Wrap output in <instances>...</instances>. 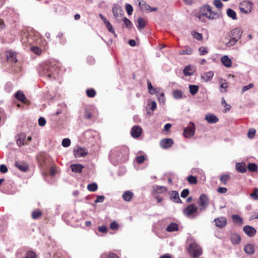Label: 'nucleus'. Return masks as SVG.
<instances>
[{
  "mask_svg": "<svg viewBox=\"0 0 258 258\" xmlns=\"http://www.w3.org/2000/svg\"><path fill=\"white\" fill-rule=\"evenodd\" d=\"M244 251L246 254H252L254 252V246L252 244L248 243L245 245Z\"/></svg>",
  "mask_w": 258,
  "mask_h": 258,
  "instance_id": "5701e85b",
  "label": "nucleus"
},
{
  "mask_svg": "<svg viewBox=\"0 0 258 258\" xmlns=\"http://www.w3.org/2000/svg\"><path fill=\"white\" fill-rule=\"evenodd\" d=\"M173 144V141L171 139L167 138L163 139L160 141V146L163 149L170 148Z\"/></svg>",
  "mask_w": 258,
  "mask_h": 258,
  "instance_id": "4468645a",
  "label": "nucleus"
},
{
  "mask_svg": "<svg viewBox=\"0 0 258 258\" xmlns=\"http://www.w3.org/2000/svg\"><path fill=\"white\" fill-rule=\"evenodd\" d=\"M105 26L107 28L108 31L112 33L114 35V36L116 37V35L111 23L109 22H108L105 24Z\"/></svg>",
  "mask_w": 258,
  "mask_h": 258,
  "instance_id": "3c124183",
  "label": "nucleus"
},
{
  "mask_svg": "<svg viewBox=\"0 0 258 258\" xmlns=\"http://www.w3.org/2000/svg\"><path fill=\"white\" fill-rule=\"evenodd\" d=\"M221 60L223 65L226 67L229 68L231 66V60L227 56L224 55L222 56Z\"/></svg>",
  "mask_w": 258,
  "mask_h": 258,
  "instance_id": "c85d7f7f",
  "label": "nucleus"
},
{
  "mask_svg": "<svg viewBox=\"0 0 258 258\" xmlns=\"http://www.w3.org/2000/svg\"><path fill=\"white\" fill-rule=\"evenodd\" d=\"M15 166L21 171L26 172L28 169V164L23 161H19L15 163Z\"/></svg>",
  "mask_w": 258,
  "mask_h": 258,
  "instance_id": "a211bd4d",
  "label": "nucleus"
},
{
  "mask_svg": "<svg viewBox=\"0 0 258 258\" xmlns=\"http://www.w3.org/2000/svg\"><path fill=\"white\" fill-rule=\"evenodd\" d=\"M221 104L225 107L224 112L228 111L231 109V105L226 102L224 97H222L221 99Z\"/></svg>",
  "mask_w": 258,
  "mask_h": 258,
  "instance_id": "4c0bfd02",
  "label": "nucleus"
},
{
  "mask_svg": "<svg viewBox=\"0 0 258 258\" xmlns=\"http://www.w3.org/2000/svg\"><path fill=\"white\" fill-rule=\"evenodd\" d=\"M256 131L254 128H250L247 133V137L249 139H253L255 136Z\"/></svg>",
  "mask_w": 258,
  "mask_h": 258,
  "instance_id": "8fccbe9b",
  "label": "nucleus"
},
{
  "mask_svg": "<svg viewBox=\"0 0 258 258\" xmlns=\"http://www.w3.org/2000/svg\"><path fill=\"white\" fill-rule=\"evenodd\" d=\"M46 123V120L44 118L41 117L38 119V124L40 126H43Z\"/></svg>",
  "mask_w": 258,
  "mask_h": 258,
  "instance_id": "338daca9",
  "label": "nucleus"
},
{
  "mask_svg": "<svg viewBox=\"0 0 258 258\" xmlns=\"http://www.w3.org/2000/svg\"><path fill=\"white\" fill-rule=\"evenodd\" d=\"M231 240L233 244H237L239 243L241 240L240 236L237 233H232L231 235Z\"/></svg>",
  "mask_w": 258,
  "mask_h": 258,
  "instance_id": "a878e982",
  "label": "nucleus"
},
{
  "mask_svg": "<svg viewBox=\"0 0 258 258\" xmlns=\"http://www.w3.org/2000/svg\"><path fill=\"white\" fill-rule=\"evenodd\" d=\"M214 221L215 222L216 226L219 228L224 227L227 223V219L224 217L216 218Z\"/></svg>",
  "mask_w": 258,
  "mask_h": 258,
  "instance_id": "f8f14e48",
  "label": "nucleus"
},
{
  "mask_svg": "<svg viewBox=\"0 0 258 258\" xmlns=\"http://www.w3.org/2000/svg\"><path fill=\"white\" fill-rule=\"evenodd\" d=\"M230 179V176L228 174L223 175L220 177V181L224 185L227 184V181Z\"/></svg>",
  "mask_w": 258,
  "mask_h": 258,
  "instance_id": "37998d69",
  "label": "nucleus"
},
{
  "mask_svg": "<svg viewBox=\"0 0 258 258\" xmlns=\"http://www.w3.org/2000/svg\"><path fill=\"white\" fill-rule=\"evenodd\" d=\"M6 57L8 60L12 62H16L17 61L16 54L12 51H6Z\"/></svg>",
  "mask_w": 258,
  "mask_h": 258,
  "instance_id": "4be33fe9",
  "label": "nucleus"
},
{
  "mask_svg": "<svg viewBox=\"0 0 258 258\" xmlns=\"http://www.w3.org/2000/svg\"><path fill=\"white\" fill-rule=\"evenodd\" d=\"M98 188L97 184L93 182L91 184H89L87 186V189L90 191H95Z\"/></svg>",
  "mask_w": 258,
  "mask_h": 258,
  "instance_id": "a19ab883",
  "label": "nucleus"
},
{
  "mask_svg": "<svg viewBox=\"0 0 258 258\" xmlns=\"http://www.w3.org/2000/svg\"><path fill=\"white\" fill-rule=\"evenodd\" d=\"M86 93L89 97H93L95 96L96 92L93 89H90L86 91Z\"/></svg>",
  "mask_w": 258,
  "mask_h": 258,
  "instance_id": "5fc2aeb1",
  "label": "nucleus"
},
{
  "mask_svg": "<svg viewBox=\"0 0 258 258\" xmlns=\"http://www.w3.org/2000/svg\"><path fill=\"white\" fill-rule=\"evenodd\" d=\"M41 215L42 213L39 210L34 211L32 213V217L34 219L38 218Z\"/></svg>",
  "mask_w": 258,
  "mask_h": 258,
  "instance_id": "09e8293b",
  "label": "nucleus"
},
{
  "mask_svg": "<svg viewBox=\"0 0 258 258\" xmlns=\"http://www.w3.org/2000/svg\"><path fill=\"white\" fill-rule=\"evenodd\" d=\"M137 23L138 24L137 25V27L140 30L144 29L145 27L146 24V21L142 17H139L138 19Z\"/></svg>",
  "mask_w": 258,
  "mask_h": 258,
  "instance_id": "cd10ccee",
  "label": "nucleus"
},
{
  "mask_svg": "<svg viewBox=\"0 0 258 258\" xmlns=\"http://www.w3.org/2000/svg\"><path fill=\"white\" fill-rule=\"evenodd\" d=\"M147 85H148V89L149 93L151 95H154V94L158 93V92H157L156 89L155 88L152 86L151 82L149 80H147Z\"/></svg>",
  "mask_w": 258,
  "mask_h": 258,
  "instance_id": "2f4dec72",
  "label": "nucleus"
},
{
  "mask_svg": "<svg viewBox=\"0 0 258 258\" xmlns=\"http://www.w3.org/2000/svg\"><path fill=\"white\" fill-rule=\"evenodd\" d=\"M236 169L239 172L242 173H245L246 171L245 164L243 162L236 163Z\"/></svg>",
  "mask_w": 258,
  "mask_h": 258,
  "instance_id": "393cba45",
  "label": "nucleus"
},
{
  "mask_svg": "<svg viewBox=\"0 0 258 258\" xmlns=\"http://www.w3.org/2000/svg\"><path fill=\"white\" fill-rule=\"evenodd\" d=\"M198 50L200 55H205L207 54L209 52V49L207 47H200Z\"/></svg>",
  "mask_w": 258,
  "mask_h": 258,
  "instance_id": "79ce46f5",
  "label": "nucleus"
},
{
  "mask_svg": "<svg viewBox=\"0 0 258 258\" xmlns=\"http://www.w3.org/2000/svg\"><path fill=\"white\" fill-rule=\"evenodd\" d=\"M36 255L33 251H28L26 253L25 258H36Z\"/></svg>",
  "mask_w": 258,
  "mask_h": 258,
  "instance_id": "052dcab7",
  "label": "nucleus"
},
{
  "mask_svg": "<svg viewBox=\"0 0 258 258\" xmlns=\"http://www.w3.org/2000/svg\"><path fill=\"white\" fill-rule=\"evenodd\" d=\"M125 9H126L127 13L129 15H131L133 12V8L132 6V5L130 4H126Z\"/></svg>",
  "mask_w": 258,
  "mask_h": 258,
  "instance_id": "6e6d98bb",
  "label": "nucleus"
},
{
  "mask_svg": "<svg viewBox=\"0 0 258 258\" xmlns=\"http://www.w3.org/2000/svg\"><path fill=\"white\" fill-rule=\"evenodd\" d=\"M189 192L188 189H184L181 192V197L183 198H185L188 195Z\"/></svg>",
  "mask_w": 258,
  "mask_h": 258,
  "instance_id": "69168bd1",
  "label": "nucleus"
},
{
  "mask_svg": "<svg viewBox=\"0 0 258 258\" xmlns=\"http://www.w3.org/2000/svg\"><path fill=\"white\" fill-rule=\"evenodd\" d=\"M245 233L249 237L253 236L256 233V230L252 226L246 225L243 227Z\"/></svg>",
  "mask_w": 258,
  "mask_h": 258,
  "instance_id": "2eb2a0df",
  "label": "nucleus"
},
{
  "mask_svg": "<svg viewBox=\"0 0 258 258\" xmlns=\"http://www.w3.org/2000/svg\"><path fill=\"white\" fill-rule=\"evenodd\" d=\"M247 169L250 171L256 172L258 170V167L255 163H249L247 165Z\"/></svg>",
  "mask_w": 258,
  "mask_h": 258,
  "instance_id": "ea45409f",
  "label": "nucleus"
},
{
  "mask_svg": "<svg viewBox=\"0 0 258 258\" xmlns=\"http://www.w3.org/2000/svg\"><path fill=\"white\" fill-rule=\"evenodd\" d=\"M252 3L249 1H244L240 4L239 9L241 13L248 14L252 11Z\"/></svg>",
  "mask_w": 258,
  "mask_h": 258,
  "instance_id": "0eeeda50",
  "label": "nucleus"
},
{
  "mask_svg": "<svg viewBox=\"0 0 258 258\" xmlns=\"http://www.w3.org/2000/svg\"><path fill=\"white\" fill-rule=\"evenodd\" d=\"M15 97L18 100L21 101L23 103H26L27 98L24 94L21 91H18L15 95Z\"/></svg>",
  "mask_w": 258,
  "mask_h": 258,
  "instance_id": "b1692460",
  "label": "nucleus"
},
{
  "mask_svg": "<svg viewBox=\"0 0 258 258\" xmlns=\"http://www.w3.org/2000/svg\"><path fill=\"white\" fill-rule=\"evenodd\" d=\"M134 196L133 193L130 190L125 191L122 195V198L126 202H130Z\"/></svg>",
  "mask_w": 258,
  "mask_h": 258,
  "instance_id": "bb28decb",
  "label": "nucleus"
},
{
  "mask_svg": "<svg viewBox=\"0 0 258 258\" xmlns=\"http://www.w3.org/2000/svg\"><path fill=\"white\" fill-rule=\"evenodd\" d=\"M192 52H193L192 49L191 48L187 47L185 49L181 51L180 52V54H182V55H184V54L190 55L192 53Z\"/></svg>",
  "mask_w": 258,
  "mask_h": 258,
  "instance_id": "a18cd8bd",
  "label": "nucleus"
},
{
  "mask_svg": "<svg viewBox=\"0 0 258 258\" xmlns=\"http://www.w3.org/2000/svg\"><path fill=\"white\" fill-rule=\"evenodd\" d=\"M187 250L190 256L192 258H197L200 256L202 253V248L195 242L190 244Z\"/></svg>",
  "mask_w": 258,
  "mask_h": 258,
  "instance_id": "39448f33",
  "label": "nucleus"
},
{
  "mask_svg": "<svg viewBox=\"0 0 258 258\" xmlns=\"http://www.w3.org/2000/svg\"><path fill=\"white\" fill-rule=\"evenodd\" d=\"M123 21L124 24L125 25V26H126V27L127 28L131 29L132 27L133 24H132L131 21L129 19H128L127 18L124 17L123 18Z\"/></svg>",
  "mask_w": 258,
  "mask_h": 258,
  "instance_id": "49530a36",
  "label": "nucleus"
},
{
  "mask_svg": "<svg viewBox=\"0 0 258 258\" xmlns=\"http://www.w3.org/2000/svg\"><path fill=\"white\" fill-rule=\"evenodd\" d=\"M8 171L7 167L4 165L2 164L0 165V172L3 173H5Z\"/></svg>",
  "mask_w": 258,
  "mask_h": 258,
  "instance_id": "774afa93",
  "label": "nucleus"
},
{
  "mask_svg": "<svg viewBox=\"0 0 258 258\" xmlns=\"http://www.w3.org/2000/svg\"><path fill=\"white\" fill-rule=\"evenodd\" d=\"M16 143L18 146H22L27 144L26 141V135L24 133L20 134L18 135L16 140Z\"/></svg>",
  "mask_w": 258,
  "mask_h": 258,
  "instance_id": "ddd939ff",
  "label": "nucleus"
},
{
  "mask_svg": "<svg viewBox=\"0 0 258 258\" xmlns=\"http://www.w3.org/2000/svg\"><path fill=\"white\" fill-rule=\"evenodd\" d=\"M74 155L76 158L84 157L88 154L85 148L78 147L74 149Z\"/></svg>",
  "mask_w": 258,
  "mask_h": 258,
  "instance_id": "1a4fd4ad",
  "label": "nucleus"
},
{
  "mask_svg": "<svg viewBox=\"0 0 258 258\" xmlns=\"http://www.w3.org/2000/svg\"><path fill=\"white\" fill-rule=\"evenodd\" d=\"M198 207L194 204L188 205L183 210V214L185 216L189 218H194V214L198 211Z\"/></svg>",
  "mask_w": 258,
  "mask_h": 258,
  "instance_id": "423d86ee",
  "label": "nucleus"
},
{
  "mask_svg": "<svg viewBox=\"0 0 258 258\" xmlns=\"http://www.w3.org/2000/svg\"><path fill=\"white\" fill-rule=\"evenodd\" d=\"M250 197L254 200L258 199V188H255L254 191L250 194Z\"/></svg>",
  "mask_w": 258,
  "mask_h": 258,
  "instance_id": "680f3d73",
  "label": "nucleus"
},
{
  "mask_svg": "<svg viewBox=\"0 0 258 258\" xmlns=\"http://www.w3.org/2000/svg\"><path fill=\"white\" fill-rule=\"evenodd\" d=\"M198 204L201 207V210H205L209 205V198L207 196L203 194L201 195Z\"/></svg>",
  "mask_w": 258,
  "mask_h": 258,
  "instance_id": "6e6552de",
  "label": "nucleus"
},
{
  "mask_svg": "<svg viewBox=\"0 0 258 258\" xmlns=\"http://www.w3.org/2000/svg\"><path fill=\"white\" fill-rule=\"evenodd\" d=\"M214 5L218 9H221L223 6V4L220 0H214L213 2Z\"/></svg>",
  "mask_w": 258,
  "mask_h": 258,
  "instance_id": "13d9d810",
  "label": "nucleus"
},
{
  "mask_svg": "<svg viewBox=\"0 0 258 258\" xmlns=\"http://www.w3.org/2000/svg\"><path fill=\"white\" fill-rule=\"evenodd\" d=\"M61 145L64 147H68L71 145V140L69 138H65L62 140Z\"/></svg>",
  "mask_w": 258,
  "mask_h": 258,
  "instance_id": "864d4df0",
  "label": "nucleus"
},
{
  "mask_svg": "<svg viewBox=\"0 0 258 258\" xmlns=\"http://www.w3.org/2000/svg\"><path fill=\"white\" fill-rule=\"evenodd\" d=\"M190 125L185 128L184 130L183 135L185 138H188L193 136L195 134V124L190 122Z\"/></svg>",
  "mask_w": 258,
  "mask_h": 258,
  "instance_id": "9d476101",
  "label": "nucleus"
},
{
  "mask_svg": "<svg viewBox=\"0 0 258 258\" xmlns=\"http://www.w3.org/2000/svg\"><path fill=\"white\" fill-rule=\"evenodd\" d=\"M53 70L54 68L52 63L46 62L40 66L39 73L41 75L46 76L48 79H51L52 77H54Z\"/></svg>",
  "mask_w": 258,
  "mask_h": 258,
  "instance_id": "f03ea898",
  "label": "nucleus"
},
{
  "mask_svg": "<svg viewBox=\"0 0 258 258\" xmlns=\"http://www.w3.org/2000/svg\"><path fill=\"white\" fill-rule=\"evenodd\" d=\"M205 120L209 123H215L219 120L218 118L214 114L208 113L205 116Z\"/></svg>",
  "mask_w": 258,
  "mask_h": 258,
  "instance_id": "dca6fc26",
  "label": "nucleus"
},
{
  "mask_svg": "<svg viewBox=\"0 0 258 258\" xmlns=\"http://www.w3.org/2000/svg\"><path fill=\"white\" fill-rule=\"evenodd\" d=\"M173 95L176 99H180L182 97V92L179 90H175L173 92Z\"/></svg>",
  "mask_w": 258,
  "mask_h": 258,
  "instance_id": "e433bc0d",
  "label": "nucleus"
},
{
  "mask_svg": "<svg viewBox=\"0 0 258 258\" xmlns=\"http://www.w3.org/2000/svg\"><path fill=\"white\" fill-rule=\"evenodd\" d=\"M156 96L157 97L158 101L160 103L164 104L165 101V95L164 93L163 92H162L161 93H156Z\"/></svg>",
  "mask_w": 258,
  "mask_h": 258,
  "instance_id": "58836bf2",
  "label": "nucleus"
},
{
  "mask_svg": "<svg viewBox=\"0 0 258 258\" xmlns=\"http://www.w3.org/2000/svg\"><path fill=\"white\" fill-rule=\"evenodd\" d=\"M142 133V129L140 126H134L132 128L131 135L134 138L140 137Z\"/></svg>",
  "mask_w": 258,
  "mask_h": 258,
  "instance_id": "f3484780",
  "label": "nucleus"
},
{
  "mask_svg": "<svg viewBox=\"0 0 258 258\" xmlns=\"http://www.w3.org/2000/svg\"><path fill=\"white\" fill-rule=\"evenodd\" d=\"M146 159V157L144 155L138 156L136 158V161L138 164L143 163Z\"/></svg>",
  "mask_w": 258,
  "mask_h": 258,
  "instance_id": "4d7b16f0",
  "label": "nucleus"
},
{
  "mask_svg": "<svg viewBox=\"0 0 258 258\" xmlns=\"http://www.w3.org/2000/svg\"><path fill=\"white\" fill-rule=\"evenodd\" d=\"M170 198L171 201L176 203H181V200H180L178 192L176 191H172L170 194Z\"/></svg>",
  "mask_w": 258,
  "mask_h": 258,
  "instance_id": "aec40b11",
  "label": "nucleus"
},
{
  "mask_svg": "<svg viewBox=\"0 0 258 258\" xmlns=\"http://www.w3.org/2000/svg\"><path fill=\"white\" fill-rule=\"evenodd\" d=\"M242 31L240 28H236L232 29L230 34V40L227 43V45H234L241 38Z\"/></svg>",
  "mask_w": 258,
  "mask_h": 258,
  "instance_id": "20e7f679",
  "label": "nucleus"
},
{
  "mask_svg": "<svg viewBox=\"0 0 258 258\" xmlns=\"http://www.w3.org/2000/svg\"><path fill=\"white\" fill-rule=\"evenodd\" d=\"M227 15L229 17L231 18L232 20H235L237 19L236 17V12L231 9H228L227 10Z\"/></svg>",
  "mask_w": 258,
  "mask_h": 258,
  "instance_id": "f704fd0d",
  "label": "nucleus"
},
{
  "mask_svg": "<svg viewBox=\"0 0 258 258\" xmlns=\"http://www.w3.org/2000/svg\"><path fill=\"white\" fill-rule=\"evenodd\" d=\"M214 76V73L212 71H209L205 73L202 76V79L205 82H208L212 79Z\"/></svg>",
  "mask_w": 258,
  "mask_h": 258,
  "instance_id": "c756f323",
  "label": "nucleus"
},
{
  "mask_svg": "<svg viewBox=\"0 0 258 258\" xmlns=\"http://www.w3.org/2000/svg\"><path fill=\"white\" fill-rule=\"evenodd\" d=\"M118 228V224L116 221H113L110 223V228L112 230H116Z\"/></svg>",
  "mask_w": 258,
  "mask_h": 258,
  "instance_id": "e2e57ef3",
  "label": "nucleus"
},
{
  "mask_svg": "<svg viewBox=\"0 0 258 258\" xmlns=\"http://www.w3.org/2000/svg\"><path fill=\"white\" fill-rule=\"evenodd\" d=\"M31 49L37 54H40L41 53V50L38 47L33 46L31 48Z\"/></svg>",
  "mask_w": 258,
  "mask_h": 258,
  "instance_id": "0e129e2a",
  "label": "nucleus"
},
{
  "mask_svg": "<svg viewBox=\"0 0 258 258\" xmlns=\"http://www.w3.org/2000/svg\"><path fill=\"white\" fill-rule=\"evenodd\" d=\"M84 166L80 164H73L71 165V169L74 172L80 173L82 172Z\"/></svg>",
  "mask_w": 258,
  "mask_h": 258,
  "instance_id": "412c9836",
  "label": "nucleus"
},
{
  "mask_svg": "<svg viewBox=\"0 0 258 258\" xmlns=\"http://www.w3.org/2000/svg\"><path fill=\"white\" fill-rule=\"evenodd\" d=\"M184 75L186 76H190L193 75L194 71L190 66H186L183 71Z\"/></svg>",
  "mask_w": 258,
  "mask_h": 258,
  "instance_id": "473e14b6",
  "label": "nucleus"
},
{
  "mask_svg": "<svg viewBox=\"0 0 258 258\" xmlns=\"http://www.w3.org/2000/svg\"><path fill=\"white\" fill-rule=\"evenodd\" d=\"M254 86L253 84L252 83H250L248 85L245 86L242 88V93H244L245 91L249 90L250 89L253 88Z\"/></svg>",
  "mask_w": 258,
  "mask_h": 258,
  "instance_id": "bf43d9fd",
  "label": "nucleus"
},
{
  "mask_svg": "<svg viewBox=\"0 0 258 258\" xmlns=\"http://www.w3.org/2000/svg\"><path fill=\"white\" fill-rule=\"evenodd\" d=\"M128 155V149L126 147H122L112 150L110 153L111 159L117 161H125Z\"/></svg>",
  "mask_w": 258,
  "mask_h": 258,
  "instance_id": "f257e3e1",
  "label": "nucleus"
},
{
  "mask_svg": "<svg viewBox=\"0 0 258 258\" xmlns=\"http://www.w3.org/2000/svg\"><path fill=\"white\" fill-rule=\"evenodd\" d=\"M112 13L116 19L120 17L123 14L121 7L117 4L114 5L112 8Z\"/></svg>",
  "mask_w": 258,
  "mask_h": 258,
  "instance_id": "9b49d317",
  "label": "nucleus"
},
{
  "mask_svg": "<svg viewBox=\"0 0 258 258\" xmlns=\"http://www.w3.org/2000/svg\"><path fill=\"white\" fill-rule=\"evenodd\" d=\"M138 1H139V6L140 7V9L142 11H145L147 13H150L149 10L150 9V6L143 0Z\"/></svg>",
  "mask_w": 258,
  "mask_h": 258,
  "instance_id": "6ab92c4d",
  "label": "nucleus"
},
{
  "mask_svg": "<svg viewBox=\"0 0 258 258\" xmlns=\"http://www.w3.org/2000/svg\"><path fill=\"white\" fill-rule=\"evenodd\" d=\"M189 92L192 95H196L199 89V87L197 85H189L188 86Z\"/></svg>",
  "mask_w": 258,
  "mask_h": 258,
  "instance_id": "72a5a7b5",
  "label": "nucleus"
},
{
  "mask_svg": "<svg viewBox=\"0 0 258 258\" xmlns=\"http://www.w3.org/2000/svg\"><path fill=\"white\" fill-rule=\"evenodd\" d=\"M154 189L157 193H162L166 191L167 188L163 186H157L154 188Z\"/></svg>",
  "mask_w": 258,
  "mask_h": 258,
  "instance_id": "c03bdc74",
  "label": "nucleus"
},
{
  "mask_svg": "<svg viewBox=\"0 0 258 258\" xmlns=\"http://www.w3.org/2000/svg\"><path fill=\"white\" fill-rule=\"evenodd\" d=\"M187 180L188 182L190 184H195L198 182L197 177L196 176H194L192 175L189 176L187 177Z\"/></svg>",
  "mask_w": 258,
  "mask_h": 258,
  "instance_id": "de8ad7c7",
  "label": "nucleus"
},
{
  "mask_svg": "<svg viewBox=\"0 0 258 258\" xmlns=\"http://www.w3.org/2000/svg\"><path fill=\"white\" fill-rule=\"evenodd\" d=\"M178 230V225L175 223H172L166 228V230L168 232L175 231Z\"/></svg>",
  "mask_w": 258,
  "mask_h": 258,
  "instance_id": "c9c22d12",
  "label": "nucleus"
},
{
  "mask_svg": "<svg viewBox=\"0 0 258 258\" xmlns=\"http://www.w3.org/2000/svg\"><path fill=\"white\" fill-rule=\"evenodd\" d=\"M192 35L193 37L198 40H202L203 39V36L201 33L193 32H192Z\"/></svg>",
  "mask_w": 258,
  "mask_h": 258,
  "instance_id": "603ef678",
  "label": "nucleus"
},
{
  "mask_svg": "<svg viewBox=\"0 0 258 258\" xmlns=\"http://www.w3.org/2000/svg\"><path fill=\"white\" fill-rule=\"evenodd\" d=\"M232 219L235 224L238 225H241L243 223L242 219L237 215H233Z\"/></svg>",
  "mask_w": 258,
  "mask_h": 258,
  "instance_id": "7c9ffc66",
  "label": "nucleus"
},
{
  "mask_svg": "<svg viewBox=\"0 0 258 258\" xmlns=\"http://www.w3.org/2000/svg\"><path fill=\"white\" fill-rule=\"evenodd\" d=\"M200 13L202 16L211 20L216 19L220 17L219 13L213 11L211 7L208 5L201 8Z\"/></svg>",
  "mask_w": 258,
  "mask_h": 258,
  "instance_id": "7ed1b4c3",
  "label": "nucleus"
}]
</instances>
